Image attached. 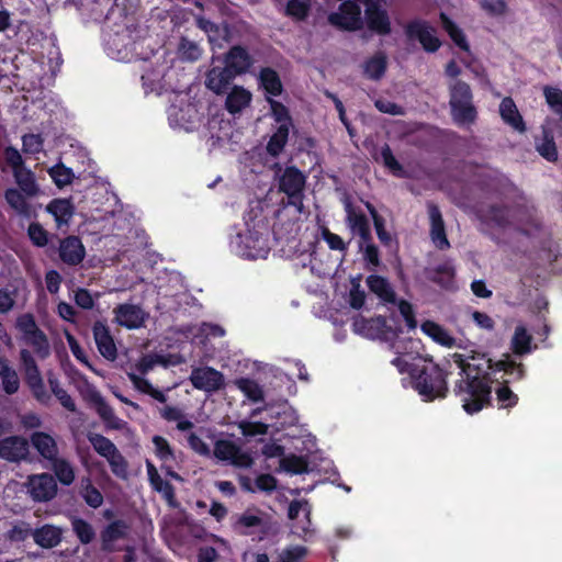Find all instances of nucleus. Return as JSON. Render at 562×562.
Here are the masks:
<instances>
[{"label":"nucleus","mask_w":562,"mask_h":562,"mask_svg":"<svg viewBox=\"0 0 562 562\" xmlns=\"http://www.w3.org/2000/svg\"><path fill=\"white\" fill-rule=\"evenodd\" d=\"M20 358L24 369L27 385L43 381L41 372L31 352L26 349H23L20 352Z\"/></svg>","instance_id":"nucleus-39"},{"label":"nucleus","mask_w":562,"mask_h":562,"mask_svg":"<svg viewBox=\"0 0 562 562\" xmlns=\"http://www.w3.org/2000/svg\"><path fill=\"white\" fill-rule=\"evenodd\" d=\"M48 173L58 188L66 187L72 182L74 172L61 164L49 168Z\"/></svg>","instance_id":"nucleus-51"},{"label":"nucleus","mask_w":562,"mask_h":562,"mask_svg":"<svg viewBox=\"0 0 562 562\" xmlns=\"http://www.w3.org/2000/svg\"><path fill=\"white\" fill-rule=\"evenodd\" d=\"M428 216L432 244L440 250L448 249L450 243L446 235L445 222L441 212L434 203H428Z\"/></svg>","instance_id":"nucleus-17"},{"label":"nucleus","mask_w":562,"mask_h":562,"mask_svg":"<svg viewBox=\"0 0 562 562\" xmlns=\"http://www.w3.org/2000/svg\"><path fill=\"white\" fill-rule=\"evenodd\" d=\"M260 83L265 91L270 95H278L282 91V83L280 81V78L278 74L270 69L265 68L260 71Z\"/></svg>","instance_id":"nucleus-41"},{"label":"nucleus","mask_w":562,"mask_h":562,"mask_svg":"<svg viewBox=\"0 0 562 562\" xmlns=\"http://www.w3.org/2000/svg\"><path fill=\"white\" fill-rule=\"evenodd\" d=\"M290 128H286L285 125H279L277 131L270 137V140L267 145V151L271 156H278L284 148L288 137H289Z\"/></svg>","instance_id":"nucleus-46"},{"label":"nucleus","mask_w":562,"mask_h":562,"mask_svg":"<svg viewBox=\"0 0 562 562\" xmlns=\"http://www.w3.org/2000/svg\"><path fill=\"white\" fill-rule=\"evenodd\" d=\"M99 297L100 293H95L93 295L91 292L83 288H79L74 292L75 303L82 310H92L94 307L95 301Z\"/></svg>","instance_id":"nucleus-55"},{"label":"nucleus","mask_w":562,"mask_h":562,"mask_svg":"<svg viewBox=\"0 0 562 562\" xmlns=\"http://www.w3.org/2000/svg\"><path fill=\"white\" fill-rule=\"evenodd\" d=\"M307 554V549L303 546H292L282 550L276 562H297Z\"/></svg>","instance_id":"nucleus-58"},{"label":"nucleus","mask_w":562,"mask_h":562,"mask_svg":"<svg viewBox=\"0 0 562 562\" xmlns=\"http://www.w3.org/2000/svg\"><path fill=\"white\" fill-rule=\"evenodd\" d=\"M225 67L233 76L246 72L251 66V58L247 50L240 46H234L226 54Z\"/></svg>","instance_id":"nucleus-23"},{"label":"nucleus","mask_w":562,"mask_h":562,"mask_svg":"<svg viewBox=\"0 0 562 562\" xmlns=\"http://www.w3.org/2000/svg\"><path fill=\"white\" fill-rule=\"evenodd\" d=\"M16 328L22 333L23 339L33 347L40 358L48 357L50 352L46 335L38 328L32 314H23L16 319Z\"/></svg>","instance_id":"nucleus-5"},{"label":"nucleus","mask_w":562,"mask_h":562,"mask_svg":"<svg viewBox=\"0 0 562 562\" xmlns=\"http://www.w3.org/2000/svg\"><path fill=\"white\" fill-rule=\"evenodd\" d=\"M127 532V526L121 520H116L110 524L102 532V544L103 549L111 551L113 543L125 537Z\"/></svg>","instance_id":"nucleus-36"},{"label":"nucleus","mask_w":562,"mask_h":562,"mask_svg":"<svg viewBox=\"0 0 562 562\" xmlns=\"http://www.w3.org/2000/svg\"><path fill=\"white\" fill-rule=\"evenodd\" d=\"M422 330L441 346L448 348L461 347V344L447 329L435 322L427 321L423 323Z\"/></svg>","instance_id":"nucleus-27"},{"label":"nucleus","mask_w":562,"mask_h":562,"mask_svg":"<svg viewBox=\"0 0 562 562\" xmlns=\"http://www.w3.org/2000/svg\"><path fill=\"white\" fill-rule=\"evenodd\" d=\"M235 385L252 402L263 400V391L261 386L251 379L241 378L235 381Z\"/></svg>","instance_id":"nucleus-47"},{"label":"nucleus","mask_w":562,"mask_h":562,"mask_svg":"<svg viewBox=\"0 0 562 562\" xmlns=\"http://www.w3.org/2000/svg\"><path fill=\"white\" fill-rule=\"evenodd\" d=\"M72 529L82 543H90L94 538V531L89 522L81 518H75L71 522Z\"/></svg>","instance_id":"nucleus-54"},{"label":"nucleus","mask_w":562,"mask_h":562,"mask_svg":"<svg viewBox=\"0 0 562 562\" xmlns=\"http://www.w3.org/2000/svg\"><path fill=\"white\" fill-rule=\"evenodd\" d=\"M92 402L98 415L103 420L106 428L114 430H122L125 428L126 423L115 415L113 408L104 401L100 393H92Z\"/></svg>","instance_id":"nucleus-21"},{"label":"nucleus","mask_w":562,"mask_h":562,"mask_svg":"<svg viewBox=\"0 0 562 562\" xmlns=\"http://www.w3.org/2000/svg\"><path fill=\"white\" fill-rule=\"evenodd\" d=\"M153 443L155 447V453L161 461L168 462L175 459L173 451L169 442L164 437L154 436Z\"/></svg>","instance_id":"nucleus-57"},{"label":"nucleus","mask_w":562,"mask_h":562,"mask_svg":"<svg viewBox=\"0 0 562 562\" xmlns=\"http://www.w3.org/2000/svg\"><path fill=\"white\" fill-rule=\"evenodd\" d=\"M252 95L251 92L241 86H234L226 95L225 109L231 114L240 113L249 106Z\"/></svg>","instance_id":"nucleus-24"},{"label":"nucleus","mask_w":562,"mask_h":562,"mask_svg":"<svg viewBox=\"0 0 562 562\" xmlns=\"http://www.w3.org/2000/svg\"><path fill=\"white\" fill-rule=\"evenodd\" d=\"M238 525L246 529L266 530L270 527V518L263 512L257 508H250L244 512L237 520Z\"/></svg>","instance_id":"nucleus-30"},{"label":"nucleus","mask_w":562,"mask_h":562,"mask_svg":"<svg viewBox=\"0 0 562 562\" xmlns=\"http://www.w3.org/2000/svg\"><path fill=\"white\" fill-rule=\"evenodd\" d=\"M25 487L35 502H48L57 495L58 491L56 479L49 473L30 475Z\"/></svg>","instance_id":"nucleus-9"},{"label":"nucleus","mask_w":562,"mask_h":562,"mask_svg":"<svg viewBox=\"0 0 562 562\" xmlns=\"http://www.w3.org/2000/svg\"><path fill=\"white\" fill-rule=\"evenodd\" d=\"M386 70V56L384 53H376L364 65V74L373 80L380 79Z\"/></svg>","instance_id":"nucleus-42"},{"label":"nucleus","mask_w":562,"mask_h":562,"mask_svg":"<svg viewBox=\"0 0 562 562\" xmlns=\"http://www.w3.org/2000/svg\"><path fill=\"white\" fill-rule=\"evenodd\" d=\"M301 513L304 515V518H306L307 525H310L308 503L305 501H293L289 506V518L292 520H297Z\"/></svg>","instance_id":"nucleus-62"},{"label":"nucleus","mask_w":562,"mask_h":562,"mask_svg":"<svg viewBox=\"0 0 562 562\" xmlns=\"http://www.w3.org/2000/svg\"><path fill=\"white\" fill-rule=\"evenodd\" d=\"M494 373L504 372L509 375L510 380H520L524 376V367L521 363H516L509 356H506L504 360L495 362L494 366H490Z\"/></svg>","instance_id":"nucleus-40"},{"label":"nucleus","mask_w":562,"mask_h":562,"mask_svg":"<svg viewBox=\"0 0 562 562\" xmlns=\"http://www.w3.org/2000/svg\"><path fill=\"white\" fill-rule=\"evenodd\" d=\"M305 176L295 167L285 168L279 176V190L291 200V204L302 207V192L305 187Z\"/></svg>","instance_id":"nucleus-8"},{"label":"nucleus","mask_w":562,"mask_h":562,"mask_svg":"<svg viewBox=\"0 0 562 562\" xmlns=\"http://www.w3.org/2000/svg\"><path fill=\"white\" fill-rule=\"evenodd\" d=\"M381 159L384 166L390 169L395 176H402L404 173L402 166L393 156L391 148L384 145L380 153Z\"/></svg>","instance_id":"nucleus-59"},{"label":"nucleus","mask_w":562,"mask_h":562,"mask_svg":"<svg viewBox=\"0 0 562 562\" xmlns=\"http://www.w3.org/2000/svg\"><path fill=\"white\" fill-rule=\"evenodd\" d=\"M46 211L54 216L59 227L68 224L74 215L75 207L69 199H55L48 203Z\"/></svg>","instance_id":"nucleus-31"},{"label":"nucleus","mask_w":562,"mask_h":562,"mask_svg":"<svg viewBox=\"0 0 562 562\" xmlns=\"http://www.w3.org/2000/svg\"><path fill=\"white\" fill-rule=\"evenodd\" d=\"M113 322L127 329L142 328L149 316L139 305L130 303L115 306L113 308Z\"/></svg>","instance_id":"nucleus-11"},{"label":"nucleus","mask_w":562,"mask_h":562,"mask_svg":"<svg viewBox=\"0 0 562 562\" xmlns=\"http://www.w3.org/2000/svg\"><path fill=\"white\" fill-rule=\"evenodd\" d=\"M234 78L226 67H213L206 75L205 86L214 93L222 94Z\"/></svg>","instance_id":"nucleus-26"},{"label":"nucleus","mask_w":562,"mask_h":562,"mask_svg":"<svg viewBox=\"0 0 562 562\" xmlns=\"http://www.w3.org/2000/svg\"><path fill=\"white\" fill-rule=\"evenodd\" d=\"M26 196L22 191L15 188H9L4 191V199L9 206L21 217L31 218L35 216L34 206L27 202Z\"/></svg>","instance_id":"nucleus-22"},{"label":"nucleus","mask_w":562,"mask_h":562,"mask_svg":"<svg viewBox=\"0 0 562 562\" xmlns=\"http://www.w3.org/2000/svg\"><path fill=\"white\" fill-rule=\"evenodd\" d=\"M27 235L32 243L37 247H44L48 243L47 232L38 223H32L29 226Z\"/></svg>","instance_id":"nucleus-61"},{"label":"nucleus","mask_w":562,"mask_h":562,"mask_svg":"<svg viewBox=\"0 0 562 562\" xmlns=\"http://www.w3.org/2000/svg\"><path fill=\"white\" fill-rule=\"evenodd\" d=\"M367 283L369 289L384 302H395V293L384 278L380 276H370Z\"/></svg>","instance_id":"nucleus-37"},{"label":"nucleus","mask_w":562,"mask_h":562,"mask_svg":"<svg viewBox=\"0 0 562 562\" xmlns=\"http://www.w3.org/2000/svg\"><path fill=\"white\" fill-rule=\"evenodd\" d=\"M269 102H270L271 113H272L276 122L279 125H285L286 128H290L292 126V123H291V119L289 116L288 109L283 104L279 103L277 101H273L271 99H269Z\"/></svg>","instance_id":"nucleus-60"},{"label":"nucleus","mask_w":562,"mask_h":562,"mask_svg":"<svg viewBox=\"0 0 562 562\" xmlns=\"http://www.w3.org/2000/svg\"><path fill=\"white\" fill-rule=\"evenodd\" d=\"M88 440L93 447L94 451L100 454L102 458L106 459L111 454H113L116 450V446L106 437L100 434H89Z\"/></svg>","instance_id":"nucleus-44"},{"label":"nucleus","mask_w":562,"mask_h":562,"mask_svg":"<svg viewBox=\"0 0 562 562\" xmlns=\"http://www.w3.org/2000/svg\"><path fill=\"white\" fill-rule=\"evenodd\" d=\"M532 336L527 331L526 327L518 325L515 328L514 336L512 338V349L515 355H526L531 351Z\"/></svg>","instance_id":"nucleus-38"},{"label":"nucleus","mask_w":562,"mask_h":562,"mask_svg":"<svg viewBox=\"0 0 562 562\" xmlns=\"http://www.w3.org/2000/svg\"><path fill=\"white\" fill-rule=\"evenodd\" d=\"M360 13L359 5L353 1H345L338 12H334L328 16L330 24L346 29L355 30L360 25Z\"/></svg>","instance_id":"nucleus-15"},{"label":"nucleus","mask_w":562,"mask_h":562,"mask_svg":"<svg viewBox=\"0 0 562 562\" xmlns=\"http://www.w3.org/2000/svg\"><path fill=\"white\" fill-rule=\"evenodd\" d=\"M23 150L29 154H37L43 149V139L40 135L29 134L23 136Z\"/></svg>","instance_id":"nucleus-63"},{"label":"nucleus","mask_w":562,"mask_h":562,"mask_svg":"<svg viewBox=\"0 0 562 562\" xmlns=\"http://www.w3.org/2000/svg\"><path fill=\"white\" fill-rule=\"evenodd\" d=\"M543 94L551 110L562 119V90L553 87H544Z\"/></svg>","instance_id":"nucleus-52"},{"label":"nucleus","mask_w":562,"mask_h":562,"mask_svg":"<svg viewBox=\"0 0 562 562\" xmlns=\"http://www.w3.org/2000/svg\"><path fill=\"white\" fill-rule=\"evenodd\" d=\"M189 379L193 387L206 393L221 390L225 383L223 373L211 367L192 369Z\"/></svg>","instance_id":"nucleus-12"},{"label":"nucleus","mask_w":562,"mask_h":562,"mask_svg":"<svg viewBox=\"0 0 562 562\" xmlns=\"http://www.w3.org/2000/svg\"><path fill=\"white\" fill-rule=\"evenodd\" d=\"M30 442L37 451L40 457L49 462L52 459L59 454V449L56 439L44 431H35L30 437Z\"/></svg>","instance_id":"nucleus-19"},{"label":"nucleus","mask_w":562,"mask_h":562,"mask_svg":"<svg viewBox=\"0 0 562 562\" xmlns=\"http://www.w3.org/2000/svg\"><path fill=\"white\" fill-rule=\"evenodd\" d=\"M499 114L502 120L513 127L515 131L524 133L526 131V125L520 115L514 100L509 97H506L502 100L499 104Z\"/></svg>","instance_id":"nucleus-25"},{"label":"nucleus","mask_w":562,"mask_h":562,"mask_svg":"<svg viewBox=\"0 0 562 562\" xmlns=\"http://www.w3.org/2000/svg\"><path fill=\"white\" fill-rule=\"evenodd\" d=\"M308 9V0H289L286 4V12L297 19L306 15Z\"/></svg>","instance_id":"nucleus-64"},{"label":"nucleus","mask_w":562,"mask_h":562,"mask_svg":"<svg viewBox=\"0 0 562 562\" xmlns=\"http://www.w3.org/2000/svg\"><path fill=\"white\" fill-rule=\"evenodd\" d=\"M0 378L2 387L7 394H14L20 387V379L16 371L9 366L8 360L0 358Z\"/></svg>","instance_id":"nucleus-35"},{"label":"nucleus","mask_w":562,"mask_h":562,"mask_svg":"<svg viewBox=\"0 0 562 562\" xmlns=\"http://www.w3.org/2000/svg\"><path fill=\"white\" fill-rule=\"evenodd\" d=\"M85 255V247L78 237L69 236L61 240L59 256L65 263L70 266L78 265L83 260Z\"/></svg>","instance_id":"nucleus-20"},{"label":"nucleus","mask_w":562,"mask_h":562,"mask_svg":"<svg viewBox=\"0 0 562 562\" xmlns=\"http://www.w3.org/2000/svg\"><path fill=\"white\" fill-rule=\"evenodd\" d=\"M344 209L346 212V223L351 233L357 234L363 241L370 240V223L364 213L359 207H356L349 198L344 200Z\"/></svg>","instance_id":"nucleus-13"},{"label":"nucleus","mask_w":562,"mask_h":562,"mask_svg":"<svg viewBox=\"0 0 562 562\" xmlns=\"http://www.w3.org/2000/svg\"><path fill=\"white\" fill-rule=\"evenodd\" d=\"M160 416L168 422H176L177 428L181 431L189 430L193 423L184 417L183 412L175 406H165L160 409Z\"/></svg>","instance_id":"nucleus-43"},{"label":"nucleus","mask_w":562,"mask_h":562,"mask_svg":"<svg viewBox=\"0 0 562 562\" xmlns=\"http://www.w3.org/2000/svg\"><path fill=\"white\" fill-rule=\"evenodd\" d=\"M159 362V358L155 356H144L142 357L137 363L135 364L136 370L139 374L135 372H127V376L130 381L133 383L134 387L142 393L150 395L153 398L160 403H165L167 401L166 395L155 389L151 383L145 379L143 375L148 373Z\"/></svg>","instance_id":"nucleus-6"},{"label":"nucleus","mask_w":562,"mask_h":562,"mask_svg":"<svg viewBox=\"0 0 562 562\" xmlns=\"http://www.w3.org/2000/svg\"><path fill=\"white\" fill-rule=\"evenodd\" d=\"M49 468L54 472L56 479L66 486L71 485L76 479L75 467L70 461L60 457L59 454L52 459L49 462Z\"/></svg>","instance_id":"nucleus-28"},{"label":"nucleus","mask_w":562,"mask_h":562,"mask_svg":"<svg viewBox=\"0 0 562 562\" xmlns=\"http://www.w3.org/2000/svg\"><path fill=\"white\" fill-rule=\"evenodd\" d=\"M92 331L99 352L108 360H115L117 349L109 327L102 322H95Z\"/></svg>","instance_id":"nucleus-18"},{"label":"nucleus","mask_w":562,"mask_h":562,"mask_svg":"<svg viewBox=\"0 0 562 562\" xmlns=\"http://www.w3.org/2000/svg\"><path fill=\"white\" fill-rule=\"evenodd\" d=\"M392 347L400 356L395 357L391 363L400 373L408 372L412 375L415 390L425 401L446 396L448 390L446 376L437 364L413 352H401L398 342H394Z\"/></svg>","instance_id":"nucleus-2"},{"label":"nucleus","mask_w":562,"mask_h":562,"mask_svg":"<svg viewBox=\"0 0 562 562\" xmlns=\"http://www.w3.org/2000/svg\"><path fill=\"white\" fill-rule=\"evenodd\" d=\"M480 218L487 225L505 228L510 224L509 210L501 206L491 205L479 211Z\"/></svg>","instance_id":"nucleus-29"},{"label":"nucleus","mask_w":562,"mask_h":562,"mask_svg":"<svg viewBox=\"0 0 562 562\" xmlns=\"http://www.w3.org/2000/svg\"><path fill=\"white\" fill-rule=\"evenodd\" d=\"M110 465L112 473L122 480H126L128 477V462L124 458V456L116 450L113 454L105 459Z\"/></svg>","instance_id":"nucleus-49"},{"label":"nucleus","mask_w":562,"mask_h":562,"mask_svg":"<svg viewBox=\"0 0 562 562\" xmlns=\"http://www.w3.org/2000/svg\"><path fill=\"white\" fill-rule=\"evenodd\" d=\"M246 231L236 237V251L246 259H265L269 251V228L263 220L247 222Z\"/></svg>","instance_id":"nucleus-3"},{"label":"nucleus","mask_w":562,"mask_h":562,"mask_svg":"<svg viewBox=\"0 0 562 562\" xmlns=\"http://www.w3.org/2000/svg\"><path fill=\"white\" fill-rule=\"evenodd\" d=\"M177 54L180 59L184 61H195L202 55V49L198 43L188 40L187 37H181Z\"/></svg>","instance_id":"nucleus-45"},{"label":"nucleus","mask_w":562,"mask_h":562,"mask_svg":"<svg viewBox=\"0 0 562 562\" xmlns=\"http://www.w3.org/2000/svg\"><path fill=\"white\" fill-rule=\"evenodd\" d=\"M451 359L460 369V379L454 386L456 395L467 413L480 412L488 403L492 392L490 375L480 376V361H483L484 357L471 351V355L453 353Z\"/></svg>","instance_id":"nucleus-1"},{"label":"nucleus","mask_w":562,"mask_h":562,"mask_svg":"<svg viewBox=\"0 0 562 562\" xmlns=\"http://www.w3.org/2000/svg\"><path fill=\"white\" fill-rule=\"evenodd\" d=\"M13 177L20 188V191L25 195L32 198L38 194L40 188L36 183L34 173L30 169L25 167L18 169L13 172Z\"/></svg>","instance_id":"nucleus-33"},{"label":"nucleus","mask_w":562,"mask_h":562,"mask_svg":"<svg viewBox=\"0 0 562 562\" xmlns=\"http://www.w3.org/2000/svg\"><path fill=\"white\" fill-rule=\"evenodd\" d=\"M34 541L43 548H54L61 540V530L50 525H45L32 533Z\"/></svg>","instance_id":"nucleus-32"},{"label":"nucleus","mask_w":562,"mask_h":562,"mask_svg":"<svg viewBox=\"0 0 562 562\" xmlns=\"http://www.w3.org/2000/svg\"><path fill=\"white\" fill-rule=\"evenodd\" d=\"M150 485L155 491L162 495L170 507H178L179 504L176 499L175 488L169 482L160 477L158 481L153 482Z\"/></svg>","instance_id":"nucleus-53"},{"label":"nucleus","mask_w":562,"mask_h":562,"mask_svg":"<svg viewBox=\"0 0 562 562\" xmlns=\"http://www.w3.org/2000/svg\"><path fill=\"white\" fill-rule=\"evenodd\" d=\"M29 456V441L13 436L0 440V458L10 462H20Z\"/></svg>","instance_id":"nucleus-16"},{"label":"nucleus","mask_w":562,"mask_h":562,"mask_svg":"<svg viewBox=\"0 0 562 562\" xmlns=\"http://www.w3.org/2000/svg\"><path fill=\"white\" fill-rule=\"evenodd\" d=\"M79 494L86 504L92 508H99L103 504V495L92 484V481L89 476H85L80 480Z\"/></svg>","instance_id":"nucleus-34"},{"label":"nucleus","mask_w":562,"mask_h":562,"mask_svg":"<svg viewBox=\"0 0 562 562\" xmlns=\"http://www.w3.org/2000/svg\"><path fill=\"white\" fill-rule=\"evenodd\" d=\"M240 432L246 437H255L258 435H266L269 426L260 422L241 420L238 423Z\"/></svg>","instance_id":"nucleus-56"},{"label":"nucleus","mask_w":562,"mask_h":562,"mask_svg":"<svg viewBox=\"0 0 562 562\" xmlns=\"http://www.w3.org/2000/svg\"><path fill=\"white\" fill-rule=\"evenodd\" d=\"M538 153L548 161H555L558 159V150L553 140L552 134L543 130V137L537 143Z\"/></svg>","instance_id":"nucleus-48"},{"label":"nucleus","mask_w":562,"mask_h":562,"mask_svg":"<svg viewBox=\"0 0 562 562\" xmlns=\"http://www.w3.org/2000/svg\"><path fill=\"white\" fill-rule=\"evenodd\" d=\"M406 35L411 40H418L427 52H436L440 47V41L436 36L434 27L425 21H413L406 26Z\"/></svg>","instance_id":"nucleus-14"},{"label":"nucleus","mask_w":562,"mask_h":562,"mask_svg":"<svg viewBox=\"0 0 562 562\" xmlns=\"http://www.w3.org/2000/svg\"><path fill=\"white\" fill-rule=\"evenodd\" d=\"M213 453L218 460L238 468H250L254 463L251 454L231 440H217Z\"/></svg>","instance_id":"nucleus-10"},{"label":"nucleus","mask_w":562,"mask_h":562,"mask_svg":"<svg viewBox=\"0 0 562 562\" xmlns=\"http://www.w3.org/2000/svg\"><path fill=\"white\" fill-rule=\"evenodd\" d=\"M442 27L451 40L462 49L468 50L469 46L462 31L443 13L440 15Z\"/></svg>","instance_id":"nucleus-50"},{"label":"nucleus","mask_w":562,"mask_h":562,"mask_svg":"<svg viewBox=\"0 0 562 562\" xmlns=\"http://www.w3.org/2000/svg\"><path fill=\"white\" fill-rule=\"evenodd\" d=\"M352 327L355 333L370 339L392 340L396 337V330L386 325V321L381 317L367 319L357 316L353 319Z\"/></svg>","instance_id":"nucleus-7"},{"label":"nucleus","mask_w":562,"mask_h":562,"mask_svg":"<svg viewBox=\"0 0 562 562\" xmlns=\"http://www.w3.org/2000/svg\"><path fill=\"white\" fill-rule=\"evenodd\" d=\"M450 108L453 121L460 126H469L476 120V109L472 101L471 88L461 80L449 85Z\"/></svg>","instance_id":"nucleus-4"}]
</instances>
